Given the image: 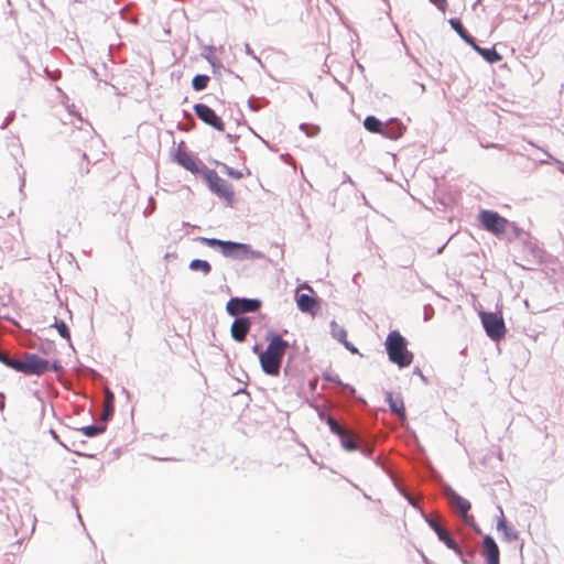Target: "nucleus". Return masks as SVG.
I'll use <instances>...</instances> for the list:
<instances>
[{
  "label": "nucleus",
  "instance_id": "obj_37",
  "mask_svg": "<svg viewBox=\"0 0 564 564\" xmlns=\"http://www.w3.org/2000/svg\"><path fill=\"white\" fill-rule=\"evenodd\" d=\"M358 449L361 452V454L366 457H371L372 455V452H373V447L372 445H369V444H366V445H360L359 444V447Z\"/></svg>",
  "mask_w": 564,
  "mask_h": 564
},
{
  "label": "nucleus",
  "instance_id": "obj_21",
  "mask_svg": "<svg viewBox=\"0 0 564 564\" xmlns=\"http://www.w3.org/2000/svg\"><path fill=\"white\" fill-rule=\"evenodd\" d=\"M364 127L371 133H380L383 131V123L375 116H367L364 120Z\"/></svg>",
  "mask_w": 564,
  "mask_h": 564
},
{
  "label": "nucleus",
  "instance_id": "obj_49",
  "mask_svg": "<svg viewBox=\"0 0 564 564\" xmlns=\"http://www.w3.org/2000/svg\"><path fill=\"white\" fill-rule=\"evenodd\" d=\"M3 398H4V397H3V394H2V393H0V411H3V409H4V401H3Z\"/></svg>",
  "mask_w": 564,
  "mask_h": 564
},
{
  "label": "nucleus",
  "instance_id": "obj_25",
  "mask_svg": "<svg viewBox=\"0 0 564 564\" xmlns=\"http://www.w3.org/2000/svg\"><path fill=\"white\" fill-rule=\"evenodd\" d=\"M479 220L485 229L494 232V210H481Z\"/></svg>",
  "mask_w": 564,
  "mask_h": 564
},
{
  "label": "nucleus",
  "instance_id": "obj_1",
  "mask_svg": "<svg viewBox=\"0 0 564 564\" xmlns=\"http://www.w3.org/2000/svg\"><path fill=\"white\" fill-rule=\"evenodd\" d=\"M422 514L440 541L453 550L459 556L463 564H494V538L490 534L484 536V549L481 551L469 550L464 552L451 533L437 520L423 512Z\"/></svg>",
  "mask_w": 564,
  "mask_h": 564
},
{
  "label": "nucleus",
  "instance_id": "obj_27",
  "mask_svg": "<svg viewBox=\"0 0 564 564\" xmlns=\"http://www.w3.org/2000/svg\"><path fill=\"white\" fill-rule=\"evenodd\" d=\"M209 83V76L204 74H197L192 79V87L196 91L204 90Z\"/></svg>",
  "mask_w": 564,
  "mask_h": 564
},
{
  "label": "nucleus",
  "instance_id": "obj_5",
  "mask_svg": "<svg viewBox=\"0 0 564 564\" xmlns=\"http://www.w3.org/2000/svg\"><path fill=\"white\" fill-rule=\"evenodd\" d=\"M444 495L448 501V503L454 508L459 516L462 517L463 521L474 529L475 532L481 533L479 528L475 524L474 517L468 514V511L470 510V502L459 496L452 487L446 486L444 488Z\"/></svg>",
  "mask_w": 564,
  "mask_h": 564
},
{
  "label": "nucleus",
  "instance_id": "obj_42",
  "mask_svg": "<svg viewBox=\"0 0 564 564\" xmlns=\"http://www.w3.org/2000/svg\"><path fill=\"white\" fill-rule=\"evenodd\" d=\"M245 52L247 55L251 56L257 62H260V58L254 54V52L252 51L248 43L245 44Z\"/></svg>",
  "mask_w": 564,
  "mask_h": 564
},
{
  "label": "nucleus",
  "instance_id": "obj_38",
  "mask_svg": "<svg viewBox=\"0 0 564 564\" xmlns=\"http://www.w3.org/2000/svg\"><path fill=\"white\" fill-rule=\"evenodd\" d=\"M434 314V308L432 305L427 304L424 306V321H430Z\"/></svg>",
  "mask_w": 564,
  "mask_h": 564
},
{
  "label": "nucleus",
  "instance_id": "obj_19",
  "mask_svg": "<svg viewBox=\"0 0 564 564\" xmlns=\"http://www.w3.org/2000/svg\"><path fill=\"white\" fill-rule=\"evenodd\" d=\"M452 29L459 35V37L468 45H474V37L464 28L462 21L458 18L449 19Z\"/></svg>",
  "mask_w": 564,
  "mask_h": 564
},
{
  "label": "nucleus",
  "instance_id": "obj_54",
  "mask_svg": "<svg viewBox=\"0 0 564 564\" xmlns=\"http://www.w3.org/2000/svg\"><path fill=\"white\" fill-rule=\"evenodd\" d=\"M24 183H25V180H24V177H22V180H21V186H20V192H22V187L24 186Z\"/></svg>",
  "mask_w": 564,
  "mask_h": 564
},
{
  "label": "nucleus",
  "instance_id": "obj_6",
  "mask_svg": "<svg viewBox=\"0 0 564 564\" xmlns=\"http://www.w3.org/2000/svg\"><path fill=\"white\" fill-rule=\"evenodd\" d=\"M50 370V362L39 355L33 352H25L22 359H19L15 371L22 372L26 376H42Z\"/></svg>",
  "mask_w": 564,
  "mask_h": 564
},
{
  "label": "nucleus",
  "instance_id": "obj_32",
  "mask_svg": "<svg viewBox=\"0 0 564 564\" xmlns=\"http://www.w3.org/2000/svg\"><path fill=\"white\" fill-rule=\"evenodd\" d=\"M506 334L505 323L501 316L496 313V340L503 337Z\"/></svg>",
  "mask_w": 564,
  "mask_h": 564
},
{
  "label": "nucleus",
  "instance_id": "obj_39",
  "mask_svg": "<svg viewBox=\"0 0 564 564\" xmlns=\"http://www.w3.org/2000/svg\"><path fill=\"white\" fill-rule=\"evenodd\" d=\"M15 113L12 111L10 112L7 118L4 119L3 123L0 126L2 130H4L14 119Z\"/></svg>",
  "mask_w": 564,
  "mask_h": 564
},
{
  "label": "nucleus",
  "instance_id": "obj_35",
  "mask_svg": "<svg viewBox=\"0 0 564 564\" xmlns=\"http://www.w3.org/2000/svg\"><path fill=\"white\" fill-rule=\"evenodd\" d=\"M479 54L482 56L485 61L489 64H494V47L482 48Z\"/></svg>",
  "mask_w": 564,
  "mask_h": 564
},
{
  "label": "nucleus",
  "instance_id": "obj_15",
  "mask_svg": "<svg viewBox=\"0 0 564 564\" xmlns=\"http://www.w3.org/2000/svg\"><path fill=\"white\" fill-rule=\"evenodd\" d=\"M386 401L391 412L398 414L401 419H405L404 403L400 394L394 395L392 392H387Z\"/></svg>",
  "mask_w": 564,
  "mask_h": 564
},
{
  "label": "nucleus",
  "instance_id": "obj_24",
  "mask_svg": "<svg viewBox=\"0 0 564 564\" xmlns=\"http://www.w3.org/2000/svg\"><path fill=\"white\" fill-rule=\"evenodd\" d=\"M107 429V424L105 422L99 424H91L80 429L83 434L87 437H95L97 435L102 434Z\"/></svg>",
  "mask_w": 564,
  "mask_h": 564
},
{
  "label": "nucleus",
  "instance_id": "obj_46",
  "mask_svg": "<svg viewBox=\"0 0 564 564\" xmlns=\"http://www.w3.org/2000/svg\"><path fill=\"white\" fill-rule=\"evenodd\" d=\"M51 348H52V345L47 344V347H44V346L41 347V351L43 354L47 355Z\"/></svg>",
  "mask_w": 564,
  "mask_h": 564
},
{
  "label": "nucleus",
  "instance_id": "obj_2",
  "mask_svg": "<svg viewBox=\"0 0 564 564\" xmlns=\"http://www.w3.org/2000/svg\"><path fill=\"white\" fill-rule=\"evenodd\" d=\"M265 338L268 346L265 350L259 354L260 366L265 375L276 377L280 375L282 360L289 348V343L273 332H268Z\"/></svg>",
  "mask_w": 564,
  "mask_h": 564
},
{
  "label": "nucleus",
  "instance_id": "obj_10",
  "mask_svg": "<svg viewBox=\"0 0 564 564\" xmlns=\"http://www.w3.org/2000/svg\"><path fill=\"white\" fill-rule=\"evenodd\" d=\"M523 231L516 226L514 223L499 216L496 213V238L506 239L508 241L521 237Z\"/></svg>",
  "mask_w": 564,
  "mask_h": 564
},
{
  "label": "nucleus",
  "instance_id": "obj_20",
  "mask_svg": "<svg viewBox=\"0 0 564 564\" xmlns=\"http://www.w3.org/2000/svg\"><path fill=\"white\" fill-rule=\"evenodd\" d=\"M341 436H337L340 441V444L341 446L348 451V452H352V451H356L358 449L359 447V441L358 438H356L354 436V434H351L350 432H348L347 430H345L341 434Z\"/></svg>",
  "mask_w": 564,
  "mask_h": 564
},
{
  "label": "nucleus",
  "instance_id": "obj_34",
  "mask_svg": "<svg viewBox=\"0 0 564 564\" xmlns=\"http://www.w3.org/2000/svg\"><path fill=\"white\" fill-rule=\"evenodd\" d=\"M337 384L340 386V388H341L340 392L344 395H347V397H354L355 395L356 390L350 384L343 383L340 380H337Z\"/></svg>",
  "mask_w": 564,
  "mask_h": 564
},
{
  "label": "nucleus",
  "instance_id": "obj_17",
  "mask_svg": "<svg viewBox=\"0 0 564 564\" xmlns=\"http://www.w3.org/2000/svg\"><path fill=\"white\" fill-rule=\"evenodd\" d=\"M115 411V395L110 390L105 392L104 411L101 414V421L107 424L111 420Z\"/></svg>",
  "mask_w": 564,
  "mask_h": 564
},
{
  "label": "nucleus",
  "instance_id": "obj_43",
  "mask_svg": "<svg viewBox=\"0 0 564 564\" xmlns=\"http://www.w3.org/2000/svg\"><path fill=\"white\" fill-rule=\"evenodd\" d=\"M50 369H52L54 372H61L63 371V366L58 360H55L50 364Z\"/></svg>",
  "mask_w": 564,
  "mask_h": 564
},
{
  "label": "nucleus",
  "instance_id": "obj_52",
  "mask_svg": "<svg viewBox=\"0 0 564 564\" xmlns=\"http://www.w3.org/2000/svg\"><path fill=\"white\" fill-rule=\"evenodd\" d=\"M495 552H496V564H499L498 563L499 551H498V546L497 545H496Z\"/></svg>",
  "mask_w": 564,
  "mask_h": 564
},
{
  "label": "nucleus",
  "instance_id": "obj_8",
  "mask_svg": "<svg viewBox=\"0 0 564 564\" xmlns=\"http://www.w3.org/2000/svg\"><path fill=\"white\" fill-rule=\"evenodd\" d=\"M205 178L212 192L223 198L232 199L234 191L231 185L221 178L215 171L208 170L205 173Z\"/></svg>",
  "mask_w": 564,
  "mask_h": 564
},
{
  "label": "nucleus",
  "instance_id": "obj_18",
  "mask_svg": "<svg viewBox=\"0 0 564 564\" xmlns=\"http://www.w3.org/2000/svg\"><path fill=\"white\" fill-rule=\"evenodd\" d=\"M496 529L502 532L506 541L512 542L518 540V531L512 525L508 524L503 518L498 519Z\"/></svg>",
  "mask_w": 564,
  "mask_h": 564
},
{
  "label": "nucleus",
  "instance_id": "obj_23",
  "mask_svg": "<svg viewBox=\"0 0 564 564\" xmlns=\"http://www.w3.org/2000/svg\"><path fill=\"white\" fill-rule=\"evenodd\" d=\"M188 268L192 271L202 272L204 275H208L212 271L210 263L207 260H202V259H193L189 262Z\"/></svg>",
  "mask_w": 564,
  "mask_h": 564
},
{
  "label": "nucleus",
  "instance_id": "obj_56",
  "mask_svg": "<svg viewBox=\"0 0 564 564\" xmlns=\"http://www.w3.org/2000/svg\"><path fill=\"white\" fill-rule=\"evenodd\" d=\"M252 349H253V351H254V352H258V350H259V346H258V345H254Z\"/></svg>",
  "mask_w": 564,
  "mask_h": 564
},
{
  "label": "nucleus",
  "instance_id": "obj_55",
  "mask_svg": "<svg viewBox=\"0 0 564 564\" xmlns=\"http://www.w3.org/2000/svg\"><path fill=\"white\" fill-rule=\"evenodd\" d=\"M495 58H496V63L501 59V57L499 56V54L497 52H496Z\"/></svg>",
  "mask_w": 564,
  "mask_h": 564
},
{
  "label": "nucleus",
  "instance_id": "obj_3",
  "mask_svg": "<svg viewBox=\"0 0 564 564\" xmlns=\"http://www.w3.org/2000/svg\"><path fill=\"white\" fill-rule=\"evenodd\" d=\"M195 240L209 248L218 249L224 257L234 260L243 261L264 258L262 251L252 249L248 243L206 237H197Z\"/></svg>",
  "mask_w": 564,
  "mask_h": 564
},
{
  "label": "nucleus",
  "instance_id": "obj_26",
  "mask_svg": "<svg viewBox=\"0 0 564 564\" xmlns=\"http://www.w3.org/2000/svg\"><path fill=\"white\" fill-rule=\"evenodd\" d=\"M330 334L333 338L338 340L339 343H343L347 339V332L344 327L338 325L335 321L330 322Z\"/></svg>",
  "mask_w": 564,
  "mask_h": 564
},
{
  "label": "nucleus",
  "instance_id": "obj_30",
  "mask_svg": "<svg viewBox=\"0 0 564 564\" xmlns=\"http://www.w3.org/2000/svg\"><path fill=\"white\" fill-rule=\"evenodd\" d=\"M0 362L6 365L7 367L17 370L19 359L15 357H11L9 354H7L3 350H0Z\"/></svg>",
  "mask_w": 564,
  "mask_h": 564
},
{
  "label": "nucleus",
  "instance_id": "obj_40",
  "mask_svg": "<svg viewBox=\"0 0 564 564\" xmlns=\"http://www.w3.org/2000/svg\"><path fill=\"white\" fill-rule=\"evenodd\" d=\"M341 344H343V345L345 346V348H346L347 350H349L350 352H352V354H359L358 348H357L355 345H352L350 341H348L347 339H346V340H344Z\"/></svg>",
  "mask_w": 564,
  "mask_h": 564
},
{
  "label": "nucleus",
  "instance_id": "obj_48",
  "mask_svg": "<svg viewBox=\"0 0 564 564\" xmlns=\"http://www.w3.org/2000/svg\"><path fill=\"white\" fill-rule=\"evenodd\" d=\"M248 105H249V107H250L253 111H257V110L259 109L256 105H253L252 99H249V100H248Z\"/></svg>",
  "mask_w": 564,
  "mask_h": 564
},
{
  "label": "nucleus",
  "instance_id": "obj_28",
  "mask_svg": "<svg viewBox=\"0 0 564 564\" xmlns=\"http://www.w3.org/2000/svg\"><path fill=\"white\" fill-rule=\"evenodd\" d=\"M52 326L57 329L58 334L64 339H69L70 338L69 328H68L67 324L63 319H58L57 317H54V323H53Z\"/></svg>",
  "mask_w": 564,
  "mask_h": 564
},
{
  "label": "nucleus",
  "instance_id": "obj_14",
  "mask_svg": "<svg viewBox=\"0 0 564 564\" xmlns=\"http://www.w3.org/2000/svg\"><path fill=\"white\" fill-rule=\"evenodd\" d=\"M524 252L527 254V263H518L523 269H531V264L538 263L542 259V250L534 242H527L524 245Z\"/></svg>",
  "mask_w": 564,
  "mask_h": 564
},
{
  "label": "nucleus",
  "instance_id": "obj_29",
  "mask_svg": "<svg viewBox=\"0 0 564 564\" xmlns=\"http://www.w3.org/2000/svg\"><path fill=\"white\" fill-rule=\"evenodd\" d=\"M326 424L328 425L330 432L336 436H341L340 434L346 430L341 424L337 422L334 416H327Z\"/></svg>",
  "mask_w": 564,
  "mask_h": 564
},
{
  "label": "nucleus",
  "instance_id": "obj_45",
  "mask_svg": "<svg viewBox=\"0 0 564 564\" xmlns=\"http://www.w3.org/2000/svg\"><path fill=\"white\" fill-rule=\"evenodd\" d=\"M404 497L406 498V500L410 505H412L413 507H416L414 499L410 495L404 494Z\"/></svg>",
  "mask_w": 564,
  "mask_h": 564
},
{
  "label": "nucleus",
  "instance_id": "obj_44",
  "mask_svg": "<svg viewBox=\"0 0 564 564\" xmlns=\"http://www.w3.org/2000/svg\"><path fill=\"white\" fill-rule=\"evenodd\" d=\"M319 420L324 421L326 423L327 416H333L332 414L327 413L325 410H318L317 412Z\"/></svg>",
  "mask_w": 564,
  "mask_h": 564
},
{
  "label": "nucleus",
  "instance_id": "obj_33",
  "mask_svg": "<svg viewBox=\"0 0 564 564\" xmlns=\"http://www.w3.org/2000/svg\"><path fill=\"white\" fill-rule=\"evenodd\" d=\"M300 129L305 132L307 137H314L318 133L319 128L317 126H310L307 123H301Z\"/></svg>",
  "mask_w": 564,
  "mask_h": 564
},
{
  "label": "nucleus",
  "instance_id": "obj_12",
  "mask_svg": "<svg viewBox=\"0 0 564 564\" xmlns=\"http://www.w3.org/2000/svg\"><path fill=\"white\" fill-rule=\"evenodd\" d=\"M175 162L184 167L185 170L192 172V173H198L199 172V164L200 162L194 158L191 153L177 149V151L174 154Z\"/></svg>",
  "mask_w": 564,
  "mask_h": 564
},
{
  "label": "nucleus",
  "instance_id": "obj_9",
  "mask_svg": "<svg viewBox=\"0 0 564 564\" xmlns=\"http://www.w3.org/2000/svg\"><path fill=\"white\" fill-rule=\"evenodd\" d=\"M195 115L207 126L216 129L217 131H224L225 123L223 119L212 109L209 106L205 104H195L194 107Z\"/></svg>",
  "mask_w": 564,
  "mask_h": 564
},
{
  "label": "nucleus",
  "instance_id": "obj_51",
  "mask_svg": "<svg viewBox=\"0 0 564 564\" xmlns=\"http://www.w3.org/2000/svg\"><path fill=\"white\" fill-rule=\"evenodd\" d=\"M227 139L230 141V142H234L237 137L236 135H232V134H227Z\"/></svg>",
  "mask_w": 564,
  "mask_h": 564
},
{
  "label": "nucleus",
  "instance_id": "obj_7",
  "mask_svg": "<svg viewBox=\"0 0 564 564\" xmlns=\"http://www.w3.org/2000/svg\"><path fill=\"white\" fill-rule=\"evenodd\" d=\"M261 307V301L258 299L231 297L226 305V311L230 316L238 317L245 313H256Z\"/></svg>",
  "mask_w": 564,
  "mask_h": 564
},
{
  "label": "nucleus",
  "instance_id": "obj_4",
  "mask_svg": "<svg viewBox=\"0 0 564 564\" xmlns=\"http://www.w3.org/2000/svg\"><path fill=\"white\" fill-rule=\"evenodd\" d=\"M384 345L389 360L399 368H405L412 364L413 354L406 347V339L398 330L388 334Z\"/></svg>",
  "mask_w": 564,
  "mask_h": 564
},
{
  "label": "nucleus",
  "instance_id": "obj_36",
  "mask_svg": "<svg viewBox=\"0 0 564 564\" xmlns=\"http://www.w3.org/2000/svg\"><path fill=\"white\" fill-rule=\"evenodd\" d=\"M204 57L209 62L213 67L220 65V62L215 57L213 47H208Z\"/></svg>",
  "mask_w": 564,
  "mask_h": 564
},
{
  "label": "nucleus",
  "instance_id": "obj_50",
  "mask_svg": "<svg viewBox=\"0 0 564 564\" xmlns=\"http://www.w3.org/2000/svg\"><path fill=\"white\" fill-rule=\"evenodd\" d=\"M476 52H480L482 50V47L478 46L476 41L474 40V45H470Z\"/></svg>",
  "mask_w": 564,
  "mask_h": 564
},
{
  "label": "nucleus",
  "instance_id": "obj_41",
  "mask_svg": "<svg viewBox=\"0 0 564 564\" xmlns=\"http://www.w3.org/2000/svg\"><path fill=\"white\" fill-rule=\"evenodd\" d=\"M432 3L436 6L438 10L445 12L446 9V0H430Z\"/></svg>",
  "mask_w": 564,
  "mask_h": 564
},
{
  "label": "nucleus",
  "instance_id": "obj_47",
  "mask_svg": "<svg viewBox=\"0 0 564 564\" xmlns=\"http://www.w3.org/2000/svg\"><path fill=\"white\" fill-rule=\"evenodd\" d=\"M325 379L328 380V381H333L335 383H337V380H339V378L336 376V377H332V376H325Z\"/></svg>",
  "mask_w": 564,
  "mask_h": 564
},
{
  "label": "nucleus",
  "instance_id": "obj_13",
  "mask_svg": "<svg viewBox=\"0 0 564 564\" xmlns=\"http://www.w3.org/2000/svg\"><path fill=\"white\" fill-rule=\"evenodd\" d=\"M405 131V127L398 119H390L386 124H383V131L381 135L390 140H398L403 135Z\"/></svg>",
  "mask_w": 564,
  "mask_h": 564
},
{
  "label": "nucleus",
  "instance_id": "obj_53",
  "mask_svg": "<svg viewBox=\"0 0 564 564\" xmlns=\"http://www.w3.org/2000/svg\"><path fill=\"white\" fill-rule=\"evenodd\" d=\"M414 372H415L416 375H420L423 379H425V378H424V376L421 373V371H420V369H419V368H416V369L414 370Z\"/></svg>",
  "mask_w": 564,
  "mask_h": 564
},
{
  "label": "nucleus",
  "instance_id": "obj_16",
  "mask_svg": "<svg viewBox=\"0 0 564 564\" xmlns=\"http://www.w3.org/2000/svg\"><path fill=\"white\" fill-rule=\"evenodd\" d=\"M297 307L303 313H312L318 306L317 300L306 293H302L296 299Z\"/></svg>",
  "mask_w": 564,
  "mask_h": 564
},
{
  "label": "nucleus",
  "instance_id": "obj_22",
  "mask_svg": "<svg viewBox=\"0 0 564 564\" xmlns=\"http://www.w3.org/2000/svg\"><path fill=\"white\" fill-rule=\"evenodd\" d=\"M482 326L490 339H494V312H479Z\"/></svg>",
  "mask_w": 564,
  "mask_h": 564
},
{
  "label": "nucleus",
  "instance_id": "obj_11",
  "mask_svg": "<svg viewBox=\"0 0 564 564\" xmlns=\"http://www.w3.org/2000/svg\"><path fill=\"white\" fill-rule=\"evenodd\" d=\"M250 328L251 321L248 317H236L230 328L231 337L236 341L242 343L246 340Z\"/></svg>",
  "mask_w": 564,
  "mask_h": 564
},
{
  "label": "nucleus",
  "instance_id": "obj_31",
  "mask_svg": "<svg viewBox=\"0 0 564 564\" xmlns=\"http://www.w3.org/2000/svg\"><path fill=\"white\" fill-rule=\"evenodd\" d=\"M220 171H221V173H224V174H226L227 176L232 177V178H235V180H240V178H242V176H243V175H242V173H241L240 171L235 170V169H232V167L228 166V165H227V164H225V163H221V164H220Z\"/></svg>",
  "mask_w": 564,
  "mask_h": 564
}]
</instances>
